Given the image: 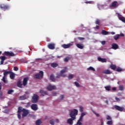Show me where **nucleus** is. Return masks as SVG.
<instances>
[{
	"label": "nucleus",
	"instance_id": "nucleus-8",
	"mask_svg": "<svg viewBox=\"0 0 125 125\" xmlns=\"http://www.w3.org/2000/svg\"><path fill=\"white\" fill-rule=\"evenodd\" d=\"M22 112H23L22 114V118H24V117H26V116H28L29 113V110L25 108H23Z\"/></svg>",
	"mask_w": 125,
	"mask_h": 125
},
{
	"label": "nucleus",
	"instance_id": "nucleus-43",
	"mask_svg": "<svg viewBox=\"0 0 125 125\" xmlns=\"http://www.w3.org/2000/svg\"><path fill=\"white\" fill-rule=\"evenodd\" d=\"M106 120L111 121V120H112V117H111V116H110L109 115H107L106 116Z\"/></svg>",
	"mask_w": 125,
	"mask_h": 125
},
{
	"label": "nucleus",
	"instance_id": "nucleus-59",
	"mask_svg": "<svg viewBox=\"0 0 125 125\" xmlns=\"http://www.w3.org/2000/svg\"><path fill=\"white\" fill-rule=\"evenodd\" d=\"M91 2H92V1H86V2H85V3H91Z\"/></svg>",
	"mask_w": 125,
	"mask_h": 125
},
{
	"label": "nucleus",
	"instance_id": "nucleus-3",
	"mask_svg": "<svg viewBox=\"0 0 125 125\" xmlns=\"http://www.w3.org/2000/svg\"><path fill=\"white\" fill-rule=\"evenodd\" d=\"M84 116H85V113L83 112L77 122V125H83V123H82L81 122H83V117H84Z\"/></svg>",
	"mask_w": 125,
	"mask_h": 125
},
{
	"label": "nucleus",
	"instance_id": "nucleus-46",
	"mask_svg": "<svg viewBox=\"0 0 125 125\" xmlns=\"http://www.w3.org/2000/svg\"><path fill=\"white\" fill-rule=\"evenodd\" d=\"M18 118L20 120L21 119V113L18 112Z\"/></svg>",
	"mask_w": 125,
	"mask_h": 125
},
{
	"label": "nucleus",
	"instance_id": "nucleus-23",
	"mask_svg": "<svg viewBox=\"0 0 125 125\" xmlns=\"http://www.w3.org/2000/svg\"><path fill=\"white\" fill-rule=\"evenodd\" d=\"M25 99H27V97H26V95H23L22 96H20L19 97V100H25Z\"/></svg>",
	"mask_w": 125,
	"mask_h": 125
},
{
	"label": "nucleus",
	"instance_id": "nucleus-9",
	"mask_svg": "<svg viewBox=\"0 0 125 125\" xmlns=\"http://www.w3.org/2000/svg\"><path fill=\"white\" fill-rule=\"evenodd\" d=\"M116 15H117L118 18H119V20H120L121 21H122V22H124V23H125V17H123V16H122L121 15V14H120L119 13H117Z\"/></svg>",
	"mask_w": 125,
	"mask_h": 125
},
{
	"label": "nucleus",
	"instance_id": "nucleus-24",
	"mask_svg": "<svg viewBox=\"0 0 125 125\" xmlns=\"http://www.w3.org/2000/svg\"><path fill=\"white\" fill-rule=\"evenodd\" d=\"M103 74H106V75H109V74H111V71L108 70H105L104 71H103Z\"/></svg>",
	"mask_w": 125,
	"mask_h": 125
},
{
	"label": "nucleus",
	"instance_id": "nucleus-32",
	"mask_svg": "<svg viewBox=\"0 0 125 125\" xmlns=\"http://www.w3.org/2000/svg\"><path fill=\"white\" fill-rule=\"evenodd\" d=\"M41 124H42V121H41V120L38 119L37 121H36V125H41Z\"/></svg>",
	"mask_w": 125,
	"mask_h": 125
},
{
	"label": "nucleus",
	"instance_id": "nucleus-54",
	"mask_svg": "<svg viewBox=\"0 0 125 125\" xmlns=\"http://www.w3.org/2000/svg\"><path fill=\"white\" fill-rule=\"evenodd\" d=\"M93 113H94V114H95V115H96V116H97V117H99V114L98 113H96V112H95V111H93Z\"/></svg>",
	"mask_w": 125,
	"mask_h": 125
},
{
	"label": "nucleus",
	"instance_id": "nucleus-15",
	"mask_svg": "<svg viewBox=\"0 0 125 125\" xmlns=\"http://www.w3.org/2000/svg\"><path fill=\"white\" fill-rule=\"evenodd\" d=\"M72 45H73V44H72L71 43H68L67 44H64L62 45V47H63V48H69L71 47V46H72Z\"/></svg>",
	"mask_w": 125,
	"mask_h": 125
},
{
	"label": "nucleus",
	"instance_id": "nucleus-4",
	"mask_svg": "<svg viewBox=\"0 0 125 125\" xmlns=\"http://www.w3.org/2000/svg\"><path fill=\"white\" fill-rule=\"evenodd\" d=\"M34 78L35 79H42V78H43V71H41L38 74L34 75Z\"/></svg>",
	"mask_w": 125,
	"mask_h": 125
},
{
	"label": "nucleus",
	"instance_id": "nucleus-16",
	"mask_svg": "<svg viewBox=\"0 0 125 125\" xmlns=\"http://www.w3.org/2000/svg\"><path fill=\"white\" fill-rule=\"evenodd\" d=\"M76 46L80 49H83V48H84V45L83 43H77Z\"/></svg>",
	"mask_w": 125,
	"mask_h": 125
},
{
	"label": "nucleus",
	"instance_id": "nucleus-7",
	"mask_svg": "<svg viewBox=\"0 0 125 125\" xmlns=\"http://www.w3.org/2000/svg\"><path fill=\"white\" fill-rule=\"evenodd\" d=\"M114 109H115V110H117V111H119L120 112H123V111L125 110V107H121L117 105H114Z\"/></svg>",
	"mask_w": 125,
	"mask_h": 125
},
{
	"label": "nucleus",
	"instance_id": "nucleus-28",
	"mask_svg": "<svg viewBox=\"0 0 125 125\" xmlns=\"http://www.w3.org/2000/svg\"><path fill=\"white\" fill-rule=\"evenodd\" d=\"M110 68L111 69H112V70H116V69H117V66H116L114 64H111L110 65Z\"/></svg>",
	"mask_w": 125,
	"mask_h": 125
},
{
	"label": "nucleus",
	"instance_id": "nucleus-40",
	"mask_svg": "<svg viewBox=\"0 0 125 125\" xmlns=\"http://www.w3.org/2000/svg\"><path fill=\"white\" fill-rule=\"evenodd\" d=\"M0 59L2 61H4V60H6V58L5 57V56H1V57H0Z\"/></svg>",
	"mask_w": 125,
	"mask_h": 125
},
{
	"label": "nucleus",
	"instance_id": "nucleus-36",
	"mask_svg": "<svg viewBox=\"0 0 125 125\" xmlns=\"http://www.w3.org/2000/svg\"><path fill=\"white\" fill-rule=\"evenodd\" d=\"M68 78L69 80H72V79H73V78H74V75H73V74H69L68 75Z\"/></svg>",
	"mask_w": 125,
	"mask_h": 125
},
{
	"label": "nucleus",
	"instance_id": "nucleus-44",
	"mask_svg": "<svg viewBox=\"0 0 125 125\" xmlns=\"http://www.w3.org/2000/svg\"><path fill=\"white\" fill-rule=\"evenodd\" d=\"M80 108V112H83V107L82 106H79Z\"/></svg>",
	"mask_w": 125,
	"mask_h": 125
},
{
	"label": "nucleus",
	"instance_id": "nucleus-12",
	"mask_svg": "<svg viewBox=\"0 0 125 125\" xmlns=\"http://www.w3.org/2000/svg\"><path fill=\"white\" fill-rule=\"evenodd\" d=\"M67 67H65L64 68V69H62L61 71V75L62 77H63V78L66 77V75L63 74L64 73H66V72H67Z\"/></svg>",
	"mask_w": 125,
	"mask_h": 125
},
{
	"label": "nucleus",
	"instance_id": "nucleus-2",
	"mask_svg": "<svg viewBox=\"0 0 125 125\" xmlns=\"http://www.w3.org/2000/svg\"><path fill=\"white\" fill-rule=\"evenodd\" d=\"M3 76L1 79V81H2L4 83H7L8 82L7 81V80H6V76H7V75H10L11 71H7L4 70H3Z\"/></svg>",
	"mask_w": 125,
	"mask_h": 125
},
{
	"label": "nucleus",
	"instance_id": "nucleus-11",
	"mask_svg": "<svg viewBox=\"0 0 125 125\" xmlns=\"http://www.w3.org/2000/svg\"><path fill=\"white\" fill-rule=\"evenodd\" d=\"M29 81V77H25L23 79L22 82V85L23 86H26L28 84V81Z\"/></svg>",
	"mask_w": 125,
	"mask_h": 125
},
{
	"label": "nucleus",
	"instance_id": "nucleus-41",
	"mask_svg": "<svg viewBox=\"0 0 125 125\" xmlns=\"http://www.w3.org/2000/svg\"><path fill=\"white\" fill-rule=\"evenodd\" d=\"M117 72H123V69L121 68V67H118L116 69Z\"/></svg>",
	"mask_w": 125,
	"mask_h": 125
},
{
	"label": "nucleus",
	"instance_id": "nucleus-37",
	"mask_svg": "<svg viewBox=\"0 0 125 125\" xmlns=\"http://www.w3.org/2000/svg\"><path fill=\"white\" fill-rule=\"evenodd\" d=\"M119 38H120V35H116L114 37V40H115V41H117V40H119Z\"/></svg>",
	"mask_w": 125,
	"mask_h": 125
},
{
	"label": "nucleus",
	"instance_id": "nucleus-35",
	"mask_svg": "<svg viewBox=\"0 0 125 125\" xmlns=\"http://www.w3.org/2000/svg\"><path fill=\"white\" fill-rule=\"evenodd\" d=\"M107 125H113V121L110 120V121H108L106 123Z\"/></svg>",
	"mask_w": 125,
	"mask_h": 125
},
{
	"label": "nucleus",
	"instance_id": "nucleus-1",
	"mask_svg": "<svg viewBox=\"0 0 125 125\" xmlns=\"http://www.w3.org/2000/svg\"><path fill=\"white\" fill-rule=\"evenodd\" d=\"M78 110L76 109H74L73 110L71 111L69 115L70 117H71V118H69L67 120V123L69 124V125H73V121L76 120V116L78 115Z\"/></svg>",
	"mask_w": 125,
	"mask_h": 125
},
{
	"label": "nucleus",
	"instance_id": "nucleus-21",
	"mask_svg": "<svg viewBox=\"0 0 125 125\" xmlns=\"http://www.w3.org/2000/svg\"><path fill=\"white\" fill-rule=\"evenodd\" d=\"M10 78L11 80H14V79H15V74L11 71V73H10Z\"/></svg>",
	"mask_w": 125,
	"mask_h": 125
},
{
	"label": "nucleus",
	"instance_id": "nucleus-61",
	"mask_svg": "<svg viewBox=\"0 0 125 125\" xmlns=\"http://www.w3.org/2000/svg\"><path fill=\"white\" fill-rule=\"evenodd\" d=\"M1 87H2V85H1V83H0V91L1 90Z\"/></svg>",
	"mask_w": 125,
	"mask_h": 125
},
{
	"label": "nucleus",
	"instance_id": "nucleus-57",
	"mask_svg": "<svg viewBox=\"0 0 125 125\" xmlns=\"http://www.w3.org/2000/svg\"><path fill=\"white\" fill-rule=\"evenodd\" d=\"M27 108L30 107V103H28L26 104Z\"/></svg>",
	"mask_w": 125,
	"mask_h": 125
},
{
	"label": "nucleus",
	"instance_id": "nucleus-25",
	"mask_svg": "<svg viewBox=\"0 0 125 125\" xmlns=\"http://www.w3.org/2000/svg\"><path fill=\"white\" fill-rule=\"evenodd\" d=\"M102 35H104V36H106L107 35H109V32L106 31L104 30H103L102 31Z\"/></svg>",
	"mask_w": 125,
	"mask_h": 125
},
{
	"label": "nucleus",
	"instance_id": "nucleus-27",
	"mask_svg": "<svg viewBox=\"0 0 125 125\" xmlns=\"http://www.w3.org/2000/svg\"><path fill=\"white\" fill-rule=\"evenodd\" d=\"M104 88L107 91H110V90H111V86L110 85L106 86L104 87Z\"/></svg>",
	"mask_w": 125,
	"mask_h": 125
},
{
	"label": "nucleus",
	"instance_id": "nucleus-5",
	"mask_svg": "<svg viewBox=\"0 0 125 125\" xmlns=\"http://www.w3.org/2000/svg\"><path fill=\"white\" fill-rule=\"evenodd\" d=\"M38 100H39V96L37 94H34L32 99V103H37Z\"/></svg>",
	"mask_w": 125,
	"mask_h": 125
},
{
	"label": "nucleus",
	"instance_id": "nucleus-20",
	"mask_svg": "<svg viewBox=\"0 0 125 125\" xmlns=\"http://www.w3.org/2000/svg\"><path fill=\"white\" fill-rule=\"evenodd\" d=\"M112 49H118V48H119V46L118 45V44L114 43H112Z\"/></svg>",
	"mask_w": 125,
	"mask_h": 125
},
{
	"label": "nucleus",
	"instance_id": "nucleus-64",
	"mask_svg": "<svg viewBox=\"0 0 125 125\" xmlns=\"http://www.w3.org/2000/svg\"><path fill=\"white\" fill-rule=\"evenodd\" d=\"M56 123H59V120L56 119Z\"/></svg>",
	"mask_w": 125,
	"mask_h": 125
},
{
	"label": "nucleus",
	"instance_id": "nucleus-6",
	"mask_svg": "<svg viewBox=\"0 0 125 125\" xmlns=\"http://www.w3.org/2000/svg\"><path fill=\"white\" fill-rule=\"evenodd\" d=\"M4 54L6 55V56H11V57H13L14 56H15V54L12 51H5L4 52Z\"/></svg>",
	"mask_w": 125,
	"mask_h": 125
},
{
	"label": "nucleus",
	"instance_id": "nucleus-10",
	"mask_svg": "<svg viewBox=\"0 0 125 125\" xmlns=\"http://www.w3.org/2000/svg\"><path fill=\"white\" fill-rule=\"evenodd\" d=\"M47 90H49V91H51V90L56 89V86L49 84V85H48L47 86Z\"/></svg>",
	"mask_w": 125,
	"mask_h": 125
},
{
	"label": "nucleus",
	"instance_id": "nucleus-13",
	"mask_svg": "<svg viewBox=\"0 0 125 125\" xmlns=\"http://www.w3.org/2000/svg\"><path fill=\"white\" fill-rule=\"evenodd\" d=\"M39 93L41 94L40 96H45V95H48L47 91L42 89L40 90Z\"/></svg>",
	"mask_w": 125,
	"mask_h": 125
},
{
	"label": "nucleus",
	"instance_id": "nucleus-31",
	"mask_svg": "<svg viewBox=\"0 0 125 125\" xmlns=\"http://www.w3.org/2000/svg\"><path fill=\"white\" fill-rule=\"evenodd\" d=\"M21 112H23V108L21 106H19L18 107V113H21Z\"/></svg>",
	"mask_w": 125,
	"mask_h": 125
},
{
	"label": "nucleus",
	"instance_id": "nucleus-34",
	"mask_svg": "<svg viewBox=\"0 0 125 125\" xmlns=\"http://www.w3.org/2000/svg\"><path fill=\"white\" fill-rule=\"evenodd\" d=\"M13 92H14V90H13L12 89H10L8 91L7 94H12V93H13Z\"/></svg>",
	"mask_w": 125,
	"mask_h": 125
},
{
	"label": "nucleus",
	"instance_id": "nucleus-62",
	"mask_svg": "<svg viewBox=\"0 0 125 125\" xmlns=\"http://www.w3.org/2000/svg\"><path fill=\"white\" fill-rule=\"evenodd\" d=\"M111 35H115L116 34L114 32H110Z\"/></svg>",
	"mask_w": 125,
	"mask_h": 125
},
{
	"label": "nucleus",
	"instance_id": "nucleus-26",
	"mask_svg": "<svg viewBox=\"0 0 125 125\" xmlns=\"http://www.w3.org/2000/svg\"><path fill=\"white\" fill-rule=\"evenodd\" d=\"M51 66L53 68H56V67H57L58 66V63H52L51 64Z\"/></svg>",
	"mask_w": 125,
	"mask_h": 125
},
{
	"label": "nucleus",
	"instance_id": "nucleus-49",
	"mask_svg": "<svg viewBox=\"0 0 125 125\" xmlns=\"http://www.w3.org/2000/svg\"><path fill=\"white\" fill-rule=\"evenodd\" d=\"M101 125H104V122H103V119H100Z\"/></svg>",
	"mask_w": 125,
	"mask_h": 125
},
{
	"label": "nucleus",
	"instance_id": "nucleus-50",
	"mask_svg": "<svg viewBox=\"0 0 125 125\" xmlns=\"http://www.w3.org/2000/svg\"><path fill=\"white\" fill-rule=\"evenodd\" d=\"M115 100H116L117 102H120V101H121V100L120 99V98L118 97L115 98Z\"/></svg>",
	"mask_w": 125,
	"mask_h": 125
},
{
	"label": "nucleus",
	"instance_id": "nucleus-38",
	"mask_svg": "<svg viewBox=\"0 0 125 125\" xmlns=\"http://www.w3.org/2000/svg\"><path fill=\"white\" fill-rule=\"evenodd\" d=\"M95 24H96V25H100V20L99 19H97L95 21Z\"/></svg>",
	"mask_w": 125,
	"mask_h": 125
},
{
	"label": "nucleus",
	"instance_id": "nucleus-52",
	"mask_svg": "<svg viewBox=\"0 0 125 125\" xmlns=\"http://www.w3.org/2000/svg\"><path fill=\"white\" fill-rule=\"evenodd\" d=\"M52 95L53 96H56V95H57V93L56 92H53Z\"/></svg>",
	"mask_w": 125,
	"mask_h": 125
},
{
	"label": "nucleus",
	"instance_id": "nucleus-18",
	"mask_svg": "<svg viewBox=\"0 0 125 125\" xmlns=\"http://www.w3.org/2000/svg\"><path fill=\"white\" fill-rule=\"evenodd\" d=\"M98 60L100 62H102V63H105V62H107V59H103L101 57H98Z\"/></svg>",
	"mask_w": 125,
	"mask_h": 125
},
{
	"label": "nucleus",
	"instance_id": "nucleus-48",
	"mask_svg": "<svg viewBox=\"0 0 125 125\" xmlns=\"http://www.w3.org/2000/svg\"><path fill=\"white\" fill-rule=\"evenodd\" d=\"M78 40H79L80 41H83V40H84V38L83 37H78Z\"/></svg>",
	"mask_w": 125,
	"mask_h": 125
},
{
	"label": "nucleus",
	"instance_id": "nucleus-45",
	"mask_svg": "<svg viewBox=\"0 0 125 125\" xmlns=\"http://www.w3.org/2000/svg\"><path fill=\"white\" fill-rule=\"evenodd\" d=\"M50 125H54V120H51L50 121Z\"/></svg>",
	"mask_w": 125,
	"mask_h": 125
},
{
	"label": "nucleus",
	"instance_id": "nucleus-39",
	"mask_svg": "<svg viewBox=\"0 0 125 125\" xmlns=\"http://www.w3.org/2000/svg\"><path fill=\"white\" fill-rule=\"evenodd\" d=\"M69 60H70V57H66L64 59V62H68V61H69Z\"/></svg>",
	"mask_w": 125,
	"mask_h": 125
},
{
	"label": "nucleus",
	"instance_id": "nucleus-53",
	"mask_svg": "<svg viewBox=\"0 0 125 125\" xmlns=\"http://www.w3.org/2000/svg\"><path fill=\"white\" fill-rule=\"evenodd\" d=\"M61 76V73L60 74H57L56 78L57 79H59Z\"/></svg>",
	"mask_w": 125,
	"mask_h": 125
},
{
	"label": "nucleus",
	"instance_id": "nucleus-55",
	"mask_svg": "<svg viewBox=\"0 0 125 125\" xmlns=\"http://www.w3.org/2000/svg\"><path fill=\"white\" fill-rule=\"evenodd\" d=\"M63 98H64V95H61V96H60V99H61V100H62V99H63Z\"/></svg>",
	"mask_w": 125,
	"mask_h": 125
},
{
	"label": "nucleus",
	"instance_id": "nucleus-47",
	"mask_svg": "<svg viewBox=\"0 0 125 125\" xmlns=\"http://www.w3.org/2000/svg\"><path fill=\"white\" fill-rule=\"evenodd\" d=\"M119 90H124V86L123 85H120L119 86Z\"/></svg>",
	"mask_w": 125,
	"mask_h": 125
},
{
	"label": "nucleus",
	"instance_id": "nucleus-29",
	"mask_svg": "<svg viewBox=\"0 0 125 125\" xmlns=\"http://www.w3.org/2000/svg\"><path fill=\"white\" fill-rule=\"evenodd\" d=\"M111 6L112 7H115V6H117V1H113L111 4Z\"/></svg>",
	"mask_w": 125,
	"mask_h": 125
},
{
	"label": "nucleus",
	"instance_id": "nucleus-63",
	"mask_svg": "<svg viewBox=\"0 0 125 125\" xmlns=\"http://www.w3.org/2000/svg\"><path fill=\"white\" fill-rule=\"evenodd\" d=\"M96 29H97V30H98V29H99V26L97 25V26H96Z\"/></svg>",
	"mask_w": 125,
	"mask_h": 125
},
{
	"label": "nucleus",
	"instance_id": "nucleus-17",
	"mask_svg": "<svg viewBox=\"0 0 125 125\" xmlns=\"http://www.w3.org/2000/svg\"><path fill=\"white\" fill-rule=\"evenodd\" d=\"M48 47L49 49H55V44L54 43H49L48 45Z\"/></svg>",
	"mask_w": 125,
	"mask_h": 125
},
{
	"label": "nucleus",
	"instance_id": "nucleus-19",
	"mask_svg": "<svg viewBox=\"0 0 125 125\" xmlns=\"http://www.w3.org/2000/svg\"><path fill=\"white\" fill-rule=\"evenodd\" d=\"M0 8H1V9L6 10V9H8V6L2 4L0 5Z\"/></svg>",
	"mask_w": 125,
	"mask_h": 125
},
{
	"label": "nucleus",
	"instance_id": "nucleus-33",
	"mask_svg": "<svg viewBox=\"0 0 125 125\" xmlns=\"http://www.w3.org/2000/svg\"><path fill=\"white\" fill-rule=\"evenodd\" d=\"M50 80H51V81H52V82H54L55 79L54 78V76H53V75H50Z\"/></svg>",
	"mask_w": 125,
	"mask_h": 125
},
{
	"label": "nucleus",
	"instance_id": "nucleus-56",
	"mask_svg": "<svg viewBox=\"0 0 125 125\" xmlns=\"http://www.w3.org/2000/svg\"><path fill=\"white\" fill-rule=\"evenodd\" d=\"M105 43H106V41L102 42V44H103V45H104V44H105Z\"/></svg>",
	"mask_w": 125,
	"mask_h": 125
},
{
	"label": "nucleus",
	"instance_id": "nucleus-60",
	"mask_svg": "<svg viewBox=\"0 0 125 125\" xmlns=\"http://www.w3.org/2000/svg\"><path fill=\"white\" fill-rule=\"evenodd\" d=\"M112 90L115 91V90H117V88L116 87H112Z\"/></svg>",
	"mask_w": 125,
	"mask_h": 125
},
{
	"label": "nucleus",
	"instance_id": "nucleus-58",
	"mask_svg": "<svg viewBox=\"0 0 125 125\" xmlns=\"http://www.w3.org/2000/svg\"><path fill=\"white\" fill-rule=\"evenodd\" d=\"M4 61H2L1 60V61H0V64L1 65H2L4 63Z\"/></svg>",
	"mask_w": 125,
	"mask_h": 125
},
{
	"label": "nucleus",
	"instance_id": "nucleus-30",
	"mask_svg": "<svg viewBox=\"0 0 125 125\" xmlns=\"http://www.w3.org/2000/svg\"><path fill=\"white\" fill-rule=\"evenodd\" d=\"M87 71H93L94 72L95 71V69L94 68L92 67V66H90L89 68H87Z\"/></svg>",
	"mask_w": 125,
	"mask_h": 125
},
{
	"label": "nucleus",
	"instance_id": "nucleus-42",
	"mask_svg": "<svg viewBox=\"0 0 125 125\" xmlns=\"http://www.w3.org/2000/svg\"><path fill=\"white\" fill-rule=\"evenodd\" d=\"M74 84L77 86V87H80L81 86V85H80V84H79L77 82L74 83Z\"/></svg>",
	"mask_w": 125,
	"mask_h": 125
},
{
	"label": "nucleus",
	"instance_id": "nucleus-22",
	"mask_svg": "<svg viewBox=\"0 0 125 125\" xmlns=\"http://www.w3.org/2000/svg\"><path fill=\"white\" fill-rule=\"evenodd\" d=\"M23 84H22V82H21V81H19L17 83V86L18 87H20V88H23Z\"/></svg>",
	"mask_w": 125,
	"mask_h": 125
},
{
	"label": "nucleus",
	"instance_id": "nucleus-14",
	"mask_svg": "<svg viewBox=\"0 0 125 125\" xmlns=\"http://www.w3.org/2000/svg\"><path fill=\"white\" fill-rule=\"evenodd\" d=\"M31 108L32 110H33V111H37L38 109H39V107H38V104H32L31 105Z\"/></svg>",
	"mask_w": 125,
	"mask_h": 125
},
{
	"label": "nucleus",
	"instance_id": "nucleus-51",
	"mask_svg": "<svg viewBox=\"0 0 125 125\" xmlns=\"http://www.w3.org/2000/svg\"><path fill=\"white\" fill-rule=\"evenodd\" d=\"M14 71H18V70H19V69L17 66H15L14 67Z\"/></svg>",
	"mask_w": 125,
	"mask_h": 125
}]
</instances>
